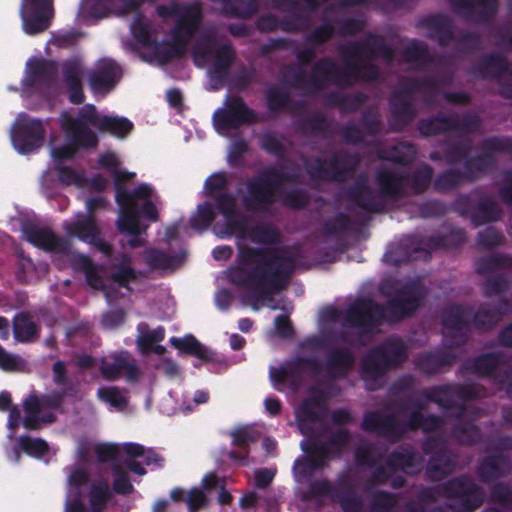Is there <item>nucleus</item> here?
I'll list each match as a JSON object with an SVG mask.
<instances>
[{"label":"nucleus","mask_w":512,"mask_h":512,"mask_svg":"<svg viewBox=\"0 0 512 512\" xmlns=\"http://www.w3.org/2000/svg\"><path fill=\"white\" fill-rule=\"evenodd\" d=\"M314 394L305 398L296 411V421L302 434L312 432L311 424L324 419L327 414L326 397L321 390L313 389Z\"/></svg>","instance_id":"obj_28"},{"label":"nucleus","mask_w":512,"mask_h":512,"mask_svg":"<svg viewBox=\"0 0 512 512\" xmlns=\"http://www.w3.org/2000/svg\"><path fill=\"white\" fill-rule=\"evenodd\" d=\"M295 181L294 174L283 172L273 166L265 168L245 183L246 194L243 197L245 209L258 213L268 212L277 202L281 186Z\"/></svg>","instance_id":"obj_9"},{"label":"nucleus","mask_w":512,"mask_h":512,"mask_svg":"<svg viewBox=\"0 0 512 512\" xmlns=\"http://www.w3.org/2000/svg\"><path fill=\"white\" fill-rule=\"evenodd\" d=\"M249 239L256 244L275 245L280 242L281 236L271 224H259L250 228Z\"/></svg>","instance_id":"obj_61"},{"label":"nucleus","mask_w":512,"mask_h":512,"mask_svg":"<svg viewBox=\"0 0 512 512\" xmlns=\"http://www.w3.org/2000/svg\"><path fill=\"white\" fill-rule=\"evenodd\" d=\"M131 257L128 254L121 255V262L114 264V271L111 273V278L114 282L118 283L120 287L130 290L129 282L135 281L138 278L137 271L130 266Z\"/></svg>","instance_id":"obj_59"},{"label":"nucleus","mask_w":512,"mask_h":512,"mask_svg":"<svg viewBox=\"0 0 512 512\" xmlns=\"http://www.w3.org/2000/svg\"><path fill=\"white\" fill-rule=\"evenodd\" d=\"M473 314L470 305L452 304L445 307L441 314L442 325L451 331L448 339L450 347H460L466 344L472 326L469 318Z\"/></svg>","instance_id":"obj_21"},{"label":"nucleus","mask_w":512,"mask_h":512,"mask_svg":"<svg viewBox=\"0 0 512 512\" xmlns=\"http://www.w3.org/2000/svg\"><path fill=\"white\" fill-rule=\"evenodd\" d=\"M483 121L474 111H466L462 115L456 112L449 114L438 112L417 123V130L424 138L439 136L448 132H459L462 135H473L480 131Z\"/></svg>","instance_id":"obj_12"},{"label":"nucleus","mask_w":512,"mask_h":512,"mask_svg":"<svg viewBox=\"0 0 512 512\" xmlns=\"http://www.w3.org/2000/svg\"><path fill=\"white\" fill-rule=\"evenodd\" d=\"M467 240L463 228H451L446 233L423 237L417 234L404 236L394 250L385 254L394 265L417 260L421 254L430 257L432 251L439 248H458Z\"/></svg>","instance_id":"obj_8"},{"label":"nucleus","mask_w":512,"mask_h":512,"mask_svg":"<svg viewBox=\"0 0 512 512\" xmlns=\"http://www.w3.org/2000/svg\"><path fill=\"white\" fill-rule=\"evenodd\" d=\"M266 104L269 112L278 113L280 111L291 108L294 101L291 99L289 91L273 85L266 90Z\"/></svg>","instance_id":"obj_55"},{"label":"nucleus","mask_w":512,"mask_h":512,"mask_svg":"<svg viewBox=\"0 0 512 512\" xmlns=\"http://www.w3.org/2000/svg\"><path fill=\"white\" fill-rule=\"evenodd\" d=\"M100 373L107 381L118 379L122 373L125 374L128 382H137L140 378V372L137 364L127 351H122L113 356L112 362L103 361L100 366Z\"/></svg>","instance_id":"obj_38"},{"label":"nucleus","mask_w":512,"mask_h":512,"mask_svg":"<svg viewBox=\"0 0 512 512\" xmlns=\"http://www.w3.org/2000/svg\"><path fill=\"white\" fill-rule=\"evenodd\" d=\"M375 181L382 199L398 201L408 196L406 173L390 168H379L375 173Z\"/></svg>","instance_id":"obj_30"},{"label":"nucleus","mask_w":512,"mask_h":512,"mask_svg":"<svg viewBox=\"0 0 512 512\" xmlns=\"http://www.w3.org/2000/svg\"><path fill=\"white\" fill-rule=\"evenodd\" d=\"M25 77L22 84L25 88L36 86L49 87L56 79L58 65L55 61L44 58L30 59L27 64Z\"/></svg>","instance_id":"obj_37"},{"label":"nucleus","mask_w":512,"mask_h":512,"mask_svg":"<svg viewBox=\"0 0 512 512\" xmlns=\"http://www.w3.org/2000/svg\"><path fill=\"white\" fill-rule=\"evenodd\" d=\"M65 231L70 237H77L81 241L94 246L106 257L112 256V245L103 239L93 215L82 217L73 223L67 224Z\"/></svg>","instance_id":"obj_26"},{"label":"nucleus","mask_w":512,"mask_h":512,"mask_svg":"<svg viewBox=\"0 0 512 512\" xmlns=\"http://www.w3.org/2000/svg\"><path fill=\"white\" fill-rule=\"evenodd\" d=\"M439 498L449 500L447 507L453 512H475L485 500V492L468 475L453 477L446 482L425 487L418 492L417 499L424 504L437 502Z\"/></svg>","instance_id":"obj_5"},{"label":"nucleus","mask_w":512,"mask_h":512,"mask_svg":"<svg viewBox=\"0 0 512 512\" xmlns=\"http://www.w3.org/2000/svg\"><path fill=\"white\" fill-rule=\"evenodd\" d=\"M460 369L478 378H489L495 385H501L512 375V355L503 351L482 353L466 360Z\"/></svg>","instance_id":"obj_16"},{"label":"nucleus","mask_w":512,"mask_h":512,"mask_svg":"<svg viewBox=\"0 0 512 512\" xmlns=\"http://www.w3.org/2000/svg\"><path fill=\"white\" fill-rule=\"evenodd\" d=\"M196 65L210 64V77L221 84L226 80L236 60V51L231 43H218L214 28L203 31L191 49Z\"/></svg>","instance_id":"obj_10"},{"label":"nucleus","mask_w":512,"mask_h":512,"mask_svg":"<svg viewBox=\"0 0 512 512\" xmlns=\"http://www.w3.org/2000/svg\"><path fill=\"white\" fill-rule=\"evenodd\" d=\"M39 333L37 324L28 312H20L13 318V335L16 341L29 343L36 339Z\"/></svg>","instance_id":"obj_48"},{"label":"nucleus","mask_w":512,"mask_h":512,"mask_svg":"<svg viewBox=\"0 0 512 512\" xmlns=\"http://www.w3.org/2000/svg\"><path fill=\"white\" fill-rule=\"evenodd\" d=\"M384 305L369 297H360L343 310V327L354 328L360 336L372 334L385 322H399L412 317L427 297L428 291L419 280H411L399 288L383 284Z\"/></svg>","instance_id":"obj_3"},{"label":"nucleus","mask_w":512,"mask_h":512,"mask_svg":"<svg viewBox=\"0 0 512 512\" xmlns=\"http://www.w3.org/2000/svg\"><path fill=\"white\" fill-rule=\"evenodd\" d=\"M459 422L451 429L452 437L461 445L472 446L481 442L482 433L480 428L471 422Z\"/></svg>","instance_id":"obj_54"},{"label":"nucleus","mask_w":512,"mask_h":512,"mask_svg":"<svg viewBox=\"0 0 512 512\" xmlns=\"http://www.w3.org/2000/svg\"><path fill=\"white\" fill-rule=\"evenodd\" d=\"M359 163L358 154L339 151L335 152L328 162L316 157L305 161L304 166L312 180L343 183L354 176Z\"/></svg>","instance_id":"obj_14"},{"label":"nucleus","mask_w":512,"mask_h":512,"mask_svg":"<svg viewBox=\"0 0 512 512\" xmlns=\"http://www.w3.org/2000/svg\"><path fill=\"white\" fill-rule=\"evenodd\" d=\"M423 399H417L412 402L413 411L426 410L428 402L435 403L445 412H450L449 416L455 419H463L467 412L464 403H458L456 399L461 401L479 400L486 396V389L482 385L476 383H444L432 387L424 388L421 391Z\"/></svg>","instance_id":"obj_7"},{"label":"nucleus","mask_w":512,"mask_h":512,"mask_svg":"<svg viewBox=\"0 0 512 512\" xmlns=\"http://www.w3.org/2000/svg\"><path fill=\"white\" fill-rule=\"evenodd\" d=\"M456 361V355L449 349H438L420 353L415 358V367L425 375H435L446 367L452 366Z\"/></svg>","instance_id":"obj_41"},{"label":"nucleus","mask_w":512,"mask_h":512,"mask_svg":"<svg viewBox=\"0 0 512 512\" xmlns=\"http://www.w3.org/2000/svg\"><path fill=\"white\" fill-rule=\"evenodd\" d=\"M25 239L46 252L68 254L70 243L67 239L56 235L49 227L28 224L23 227Z\"/></svg>","instance_id":"obj_29"},{"label":"nucleus","mask_w":512,"mask_h":512,"mask_svg":"<svg viewBox=\"0 0 512 512\" xmlns=\"http://www.w3.org/2000/svg\"><path fill=\"white\" fill-rule=\"evenodd\" d=\"M408 358L405 342L399 338H388L371 348L362 358L361 371L366 379L377 380L389 371L399 368Z\"/></svg>","instance_id":"obj_11"},{"label":"nucleus","mask_w":512,"mask_h":512,"mask_svg":"<svg viewBox=\"0 0 512 512\" xmlns=\"http://www.w3.org/2000/svg\"><path fill=\"white\" fill-rule=\"evenodd\" d=\"M434 169L431 165L423 163L419 165L412 173H406L407 189L413 195H422L433 186Z\"/></svg>","instance_id":"obj_47"},{"label":"nucleus","mask_w":512,"mask_h":512,"mask_svg":"<svg viewBox=\"0 0 512 512\" xmlns=\"http://www.w3.org/2000/svg\"><path fill=\"white\" fill-rule=\"evenodd\" d=\"M46 129L40 119L19 121L11 133V140L20 154H30L39 149L45 140Z\"/></svg>","instance_id":"obj_22"},{"label":"nucleus","mask_w":512,"mask_h":512,"mask_svg":"<svg viewBox=\"0 0 512 512\" xmlns=\"http://www.w3.org/2000/svg\"><path fill=\"white\" fill-rule=\"evenodd\" d=\"M64 133L66 143L53 148L52 157L55 162H62L73 159L77 152L83 150H91L97 147L96 144L90 142L87 135L79 133L80 131L61 127Z\"/></svg>","instance_id":"obj_39"},{"label":"nucleus","mask_w":512,"mask_h":512,"mask_svg":"<svg viewBox=\"0 0 512 512\" xmlns=\"http://www.w3.org/2000/svg\"><path fill=\"white\" fill-rule=\"evenodd\" d=\"M111 496L112 493L106 481L93 483L88 494L91 511L102 512L111 499Z\"/></svg>","instance_id":"obj_60"},{"label":"nucleus","mask_w":512,"mask_h":512,"mask_svg":"<svg viewBox=\"0 0 512 512\" xmlns=\"http://www.w3.org/2000/svg\"><path fill=\"white\" fill-rule=\"evenodd\" d=\"M257 121L256 112L240 96H228L224 107L213 113V125L218 132L237 130Z\"/></svg>","instance_id":"obj_19"},{"label":"nucleus","mask_w":512,"mask_h":512,"mask_svg":"<svg viewBox=\"0 0 512 512\" xmlns=\"http://www.w3.org/2000/svg\"><path fill=\"white\" fill-rule=\"evenodd\" d=\"M303 362L311 369L312 376L325 373L331 380H343L353 370L356 359L349 348L337 347L327 353L324 362H320L315 356H308Z\"/></svg>","instance_id":"obj_18"},{"label":"nucleus","mask_w":512,"mask_h":512,"mask_svg":"<svg viewBox=\"0 0 512 512\" xmlns=\"http://www.w3.org/2000/svg\"><path fill=\"white\" fill-rule=\"evenodd\" d=\"M423 24L428 30V38L436 41L440 47H447L454 41L453 23L447 15H431L423 21Z\"/></svg>","instance_id":"obj_43"},{"label":"nucleus","mask_w":512,"mask_h":512,"mask_svg":"<svg viewBox=\"0 0 512 512\" xmlns=\"http://www.w3.org/2000/svg\"><path fill=\"white\" fill-rule=\"evenodd\" d=\"M498 269H509L512 271V255L492 254L478 260L476 272L480 275L491 273Z\"/></svg>","instance_id":"obj_57"},{"label":"nucleus","mask_w":512,"mask_h":512,"mask_svg":"<svg viewBox=\"0 0 512 512\" xmlns=\"http://www.w3.org/2000/svg\"><path fill=\"white\" fill-rule=\"evenodd\" d=\"M221 3L224 14L230 17L250 18L258 11L257 0H211Z\"/></svg>","instance_id":"obj_52"},{"label":"nucleus","mask_w":512,"mask_h":512,"mask_svg":"<svg viewBox=\"0 0 512 512\" xmlns=\"http://www.w3.org/2000/svg\"><path fill=\"white\" fill-rule=\"evenodd\" d=\"M422 457L411 445H400L389 453L386 465L392 471L410 473L422 464Z\"/></svg>","instance_id":"obj_44"},{"label":"nucleus","mask_w":512,"mask_h":512,"mask_svg":"<svg viewBox=\"0 0 512 512\" xmlns=\"http://www.w3.org/2000/svg\"><path fill=\"white\" fill-rule=\"evenodd\" d=\"M61 74L66 87L68 100L74 105H80L85 101L83 91L84 67L82 61L73 57L61 64Z\"/></svg>","instance_id":"obj_31"},{"label":"nucleus","mask_w":512,"mask_h":512,"mask_svg":"<svg viewBox=\"0 0 512 512\" xmlns=\"http://www.w3.org/2000/svg\"><path fill=\"white\" fill-rule=\"evenodd\" d=\"M454 49L464 55L474 53L482 48V35L476 31H460L455 34Z\"/></svg>","instance_id":"obj_56"},{"label":"nucleus","mask_w":512,"mask_h":512,"mask_svg":"<svg viewBox=\"0 0 512 512\" xmlns=\"http://www.w3.org/2000/svg\"><path fill=\"white\" fill-rule=\"evenodd\" d=\"M442 426L443 419L439 415H425L420 411H411L405 423L399 422L394 414L367 411L361 422L363 431L375 433L393 441L401 440L407 431L422 430L424 433H431L440 430Z\"/></svg>","instance_id":"obj_6"},{"label":"nucleus","mask_w":512,"mask_h":512,"mask_svg":"<svg viewBox=\"0 0 512 512\" xmlns=\"http://www.w3.org/2000/svg\"><path fill=\"white\" fill-rule=\"evenodd\" d=\"M134 129V124L126 117L104 115L99 123L98 131L109 133L110 135L123 139L126 138Z\"/></svg>","instance_id":"obj_51"},{"label":"nucleus","mask_w":512,"mask_h":512,"mask_svg":"<svg viewBox=\"0 0 512 512\" xmlns=\"http://www.w3.org/2000/svg\"><path fill=\"white\" fill-rule=\"evenodd\" d=\"M231 436L232 443L237 449L229 452V458L246 464L250 452V444L258 441L259 433L253 428L242 427L232 432Z\"/></svg>","instance_id":"obj_45"},{"label":"nucleus","mask_w":512,"mask_h":512,"mask_svg":"<svg viewBox=\"0 0 512 512\" xmlns=\"http://www.w3.org/2000/svg\"><path fill=\"white\" fill-rule=\"evenodd\" d=\"M54 0H21L20 16L26 34L37 35L46 31L54 16Z\"/></svg>","instance_id":"obj_20"},{"label":"nucleus","mask_w":512,"mask_h":512,"mask_svg":"<svg viewBox=\"0 0 512 512\" xmlns=\"http://www.w3.org/2000/svg\"><path fill=\"white\" fill-rule=\"evenodd\" d=\"M115 191L116 202L120 207L119 226L120 229L127 230L131 233H137L136 214L138 208V199L152 197L153 190L147 184H140L132 191L127 190L123 185L130 182L135 174L121 170L118 168L112 174Z\"/></svg>","instance_id":"obj_13"},{"label":"nucleus","mask_w":512,"mask_h":512,"mask_svg":"<svg viewBox=\"0 0 512 512\" xmlns=\"http://www.w3.org/2000/svg\"><path fill=\"white\" fill-rule=\"evenodd\" d=\"M343 59L340 67L331 57L317 60L309 73V87L320 92L330 85L348 88L358 82H375L380 78V68L375 61L382 58L390 63L395 49L377 33H367L364 40L348 41L339 47Z\"/></svg>","instance_id":"obj_1"},{"label":"nucleus","mask_w":512,"mask_h":512,"mask_svg":"<svg viewBox=\"0 0 512 512\" xmlns=\"http://www.w3.org/2000/svg\"><path fill=\"white\" fill-rule=\"evenodd\" d=\"M402 53L405 61L409 63L427 65L433 61V56L429 54L428 45L421 40L412 39L403 48Z\"/></svg>","instance_id":"obj_58"},{"label":"nucleus","mask_w":512,"mask_h":512,"mask_svg":"<svg viewBox=\"0 0 512 512\" xmlns=\"http://www.w3.org/2000/svg\"><path fill=\"white\" fill-rule=\"evenodd\" d=\"M438 92V83L434 77L404 78L399 88L393 90L388 98V126L393 133H403L415 121L418 110L414 103L416 93L428 97Z\"/></svg>","instance_id":"obj_4"},{"label":"nucleus","mask_w":512,"mask_h":512,"mask_svg":"<svg viewBox=\"0 0 512 512\" xmlns=\"http://www.w3.org/2000/svg\"><path fill=\"white\" fill-rule=\"evenodd\" d=\"M512 463L503 453L487 455L482 458L476 468V473L482 483H491L509 475Z\"/></svg>","instance_id":"obj_40"},{"label":"nucleus","mask_w":512,"mask_h":512,"mask_svg":"<svg viewBox=\"0 0 512 512\" xmlns=\"http://www.w3.org/2000/svg\"><path fill=\"white\" fill-rule=\"evenodd\" d=\"M512 311V303L507 298H501L496 304L482 303L477 311L473 310L472 326L478 330L488 331L497 325L502 317Z\"/></svg>","instance_id":"obj_35"},{"label":"nucleus","mask_w":512,"mask_h":512,"mask_svg":"<svg viewBox=\"0 0 512 512\" xmlns=\"http://www.w3.org/2000/svg\"><path fill=\"white\" fill-rule=\"evenodd\" d=\"M469 74L481 79H495L499 82H512V61L500 53L482 55L469 70Z\"/></svg>","instance_id":"obj_23"},{"label":"nucleus","mask_w":512,"mask_h":512,"mask_svg":"<svg viewBox=\"0 0 512 512\" xmlns=\"http://www.w3.org/2000/svg\"><path fill=\"white\" fill-rule=\"evenodd\" d=\"M169 342L172 347L180 352L195 356L201 360L210 361L213 358V353L191 334L185 335L183 338L171 337Z\"/></svg>","instance_id":"obj_49"},{"label":"nucleus","mask_w":512,"mask_h":512,"mask_svg":"<svg viewBox=\"0 0 512 512\" xmlns=\"http://www.w3.org/2000/svg\"><path fill=\"white\" fill-rule=\"evenodd\" d=\"M455 466L456 462L451 451L442 450L430 457L425 473L431 481H441L454 471Z\"/></svg>","instance_id":"obj_46"},{"label":"nucleus","mask_w":512,"mask_h":512,"mask_svg":"<svg viewBox=\"0 0 512 512\" xmlns=\"http://www.w3.org/2000/svg\"><path fill=\"white\" fill-rule=\"evenodd\" d=\"M122 76L121 67L112 59L101 60L89 74L88 82L93 93H107Z\"/></svg>","instance_id":"obj_32"},{"label":"nucleus","mask_w":512,"mask_h":512,"mask_svg":"<svg viewBox=\"0 0 512 512\" xmlns=\"http://www.w3.org/2000/svg\"><path fill=\"white\" fill-rule=\"evenodd\" d=\"M215 217L212 203L205 201L197 206L196 212L190 218V226L196 231H205L211 226Z\"/></svg>","instance_id":"obj_62"},{"label":"nucleus","mask_w":512,"mask_h":512,"mask_svg":"<svg viewBox=\"0 0 512 512\" xmlns=\"http://www.w3.org/2000/svg\"><path fill=\"white\" fill-rule=\"evenodd\" d=\"M346 197L357 207L368 212L380 213L384 209L382 202L376 199L363 175L359 176L354 184L346 190Z\"/></svg>","instance_id":"obj_42"},{"label":"nucleus","mask_w":512,"mask_h":512,"mask_svg":"<svg viewBox=\"0 0 512 512\" xmlns=\"http://www.w3.org/2000/svg\"><path fill=\"white\" fill-rule=\"evenodd\" d=\"M469 183L463 170L450 168L437 174L433 181V189L438 193H447Z\"/></svg>","instance_id":"obj_50"},{"label":"nucleus","mask_w":512,"mask_h":512,"mask_svg":"<svg viewBox=\"0 0 512 512\" xmlns=\"http://www.w3.org/2000/svg\"><path fill=\"white\" fill-rule=\"evenodd\" d=\"M307 493L313 499L330 495L343 512H365L364 499L348 476H341L334 486L326 479L310 481Z\"/></svg>","instance_id":"obj_15"},{"label":"nucleus","mask_w":512,"mask_h":512,"mask_svg":"<svg viewBox=\"0 0 512 512\" xmlns=\"http://www.w3.org/2000/svg\"><path fill=\"white\" fill-rule=\"evenodd\" d=\"M485 141L486 138L479 144L481 152L473 157H468L463 164V171L470 183L494 171L498 166V159L495 155L498 151L488 149Z\"/></svg>","instance_id":"obj_33"},{"label":"nucleus","mask_w":512,"mask_h":512,"mask_svg":"<svg viewBox=\"0 0 512 512\" xmlns=\"http://www.w3.org/2000/svg\"><path fill=\"white\" fill-rule=\"evenodd\" d=\"M350 433L346 428L332 432L326 441L310 439L302 443V449L308 455H315L320 461L340 457L348 444Z\"/></svg>","instance_id":"obj_25"},{"label":"nucleus","mask_w":512,"mask_h":512,"mask_svg":"<svg viewBox=\"0 0 512 512\" xmlns=\"http://www.w3.org/2000/svg\"><path fill=\"white\" fill-rule=\"evenodd\" d=\"M103 116L104 115L98 113L95 105L85 104L79 111L77 117L72 116L66 111L62 112L60 116V126L80 131L79 133L87 135L90 142L98 146V135L91 129V126L98 130L99 123H101Z\"/></svg>","instance_id":"obj_27"},{"label":"nucleus","mask_w":512,"mask_h":512,"mask_svg":"<svg viewBox=\"0 0 512 512\" xmlns=\"http://www.w3.org/2000/svg\"><path fill=\"white\" fill-rule=\"evenodd\" d=\"M215 208L225 219V234L228 236L246 230V222L237 209L236 197L230 192L219 193L212 197Z\"/></svg>","instance_id":"obj_36"},{"label":"nucleus","mask_w":512,"mask_h":512,"mask_svg":"<svg viewBox=\"0 0 512 512\" xmlns=\"http://www.w3.org/2000/svg\"><path fill=\"white\" fill-rule=\"evenodd\" d=\"M453 12L469 23L489 24L495 18L498 0H449Z\"/></svg>","instance_id":"obj_24"},{"label":"nucleus","mask_w":512,"mask_h":512,"mask_svg":"<svg viewBox=\"0 0 512 512\" xmlns=\"http://www.w3.org/2000/svg\"><path fill=\"white\" fill-rule=\"evenodd\" d=\"M453 210L463 217H469L475 227L496 222L502 215L498 203L482 192L477 193V199L467 194L459 195L453 203Z\"/></svg>","instance_id":"obj_17"},{"label":"nucleus","mask_w":512,"mask_h":512,"mask_svg":"<svg viewBox=\"0 0 512 512\" xmlns=\"http://www.w3.org/2000/svg\"><path fill=\"white\" fill-rule=\"evenodd\" d=\"M131 33L134 39L144 47H152L156 41L152 36L150 23L142 13H137L131 24Z\"/></svg>","instance_id":"obj_63"},{"label":"nucleus","mask_w":512,"mask_h":512,"mask_svg":"<svg viewBox=\"0 0 512 512\" xmlns=\"http://www.w3.org/2000/svg\"><path fill=\"white\" fill-rule=\"evenodd\" d=\"M203 22V12L200 3L182 4L177 15L172 36L180 37L189 43Z\"/></svg>","instance_id":"obj_34"},{"label":"nucleus","mask_w":512,"mask_h":512,"mask_svg":"<svg viewBox=\"0 0 512 512\" xmlns=\"http://www.w3.org/2000/svg\"><path fill=\"white\" fill-rule=\"evenodd\" d=\"M472 141L466 138L460 141L451 142L445 140L442 142L444 147V162L449 166H455L460 161L468 159L471 150Z\"/></svg>","instance_id":"obj_53"},{"label":"nucleus","mask_w":512,"mask_h":512,"mask_svg":"<svg viewBox=\"0 0 512 512\" xmlns=\"http://www.w3.org/2000/svg\"><path fill=\"white\" fill-rule=\"evenodd\" d=\"M397 503L398 497L396 494L384 490H377L371 496V512H393Z\"/></svg>","instance_id":"obj_64"},{"label":"nucleus","mask_w":512,"mask_h":512,"mask_svg":"<svg viewBox=\"0 0 512 512\" xmlns=\"http://www.w3.org/2000/svg\"><path fill=\"white\" fill-rule=\"evenodd\" d=\"M295 269V257L283 248L243 244L238 247L236 265L228 269L227 279L246 288L253 299V309L258 310L272 295L286 289Z\"/></svg>","instance_id":"obj_2"}]
</instances>
